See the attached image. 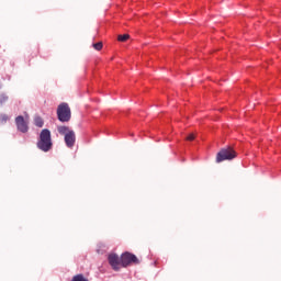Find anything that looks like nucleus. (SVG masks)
Listing matches in <instances>:
<instances>
[{
    "mask_svg": "<svg viewBox=\"0 0 281 281\" xmlns=\"http://www.w3.org/2000/svg\"><path fill=\"white\" fill-rule=\"evenodd\" d=\"M4 102H8V95L1 94L0 95V104H3Z\"/></svg>",
    "mask_w": 281,
    "mask_h": 281,
    "instance_id": "obj_13",
    "label": "nucleus"
},
{
    "mask_svg": "<svg viewBox=\"0 0 281 281\" xmlns=\"http://www.w3.org/2000/svg\"><path fill=\"white\" fill-rule=\"evenodd\" d=\"M139 265V259H137V256L131 254V252H124L121 255V265L122 267H128V265Z\"/></svg>",
    "mask_w": 281,
    "mask_h": 281,
    "instance_id": "obj_6",
    "label": "nucleus"
},
{
    "mask_svg": "<svg viewBox=\"0 0 281 281\" xmlns=\"http://www.w3.org/2000/svg\"><path fill=\"white\" fill-rule=\"evenodd\" d=\"M52 146H54V144L52 143V132L45 128L40 134L37 148H40V150H43V153H49V149L52 148Z\"/></svg>",
    "mask_w": 281,
    "mask_h": 281,
    "instance_id": "obj_1",
    "label": "nucleus"
},
{
    "mask_svg": "<svg viewBox=\"0 0 281 281\" xmlns=\"http://www.w3.org/2000/svg\"><path fill=\"white\" fill-rule=\"evenodd\" d=\"M57 131L59 135H64L65 144L67 148H74L76 146V132L70 130L68 126H58Z\"/></svg>",
    "mask_w": 281,
    "mask_h": 281,
    "instance_id": "obj_2",
    "label": "nucleus"
},
{
    "mask_svg": "<svg viewBox=\"0 0 281 281\" xmlns=\"http://www.w3.org/2000/svg\"><path fill=\"white\" fill-rule=\"evenodd\" d=\"M71 281H89L87 278H85L83 274H77L72 278Z\"/></svg>",
    "mask_w": 281,
    "mask_h": 281,
    "instance_id": "obj_10",
    "label": "nucleus"
},
{
    "mask_svg": "<svg viewBox=\"0 0 281 281\" xmlns=\"http://www.w3.org/2000/svg\"><path fill=\"white\" fill-rule=\"evenodd\" d=\"M57 116L59 122H69V120H71V109L69 108V104H59L57 108Z\"/></svg>",
    "mask_w": 281,
    "mask_h": 281,
    "instance_id": "obj_4",
    "label": "nucleus"
},
{
    "mask_svg": "<svg viewBox=\"0 0 281 281\" xmlns=\"http://www.w3.org/2000/svg\"><path fill=\"white\" fill-rule=\"evenodd\" d=\"M187 142H194V134H190V135L187 137Z\"/></svg>",
    "mask_w": 281,
    "mask_h": 281,
    "instance_id": "obj_14",
    "label": "nucleus"
},
{
    "mask_svg": "<svg viewBox=\"0 0 281 281\" xmlns=\"http://www.w3.org/2000/svg\"><path fill=\"white\" fill-rule=\"evenodd\" d=\"M34 124H35V126H37L38 128H43V124H44L43 119L40 117V116H36V117L34 119Z\"/></svg>",
    "mask_w": 281,
    "mask_h": 281,
    "instance_id": "obj_8",
    "label": "nucleus"
},
{
    "mask_svg": "<svg viewBox=\"0 0 281 281\" xmlns=\"http://www.w3.org/2000/svg\"><path fill=\"white\" fill-rule=\"evenodd\" d=\"M128 38H131V35H128V34L117 36V41H120L121 43H126V41H128Z\"/></svg>",
    "mask_w": 281,
    "mask_h": 281,
    "instance_id": "obj_9",
    "label": "nucleus"
},
{
    "mask_svg": "<svg viewBox=\"0 0 281 281\" xmlns=\"http://www.w3.org/2000/svg\"><path fill=\"white\" fill-rule=\"evenodd\" d=\"M15 124H16V128H18V131H20V133H27V131L30 128L27 126V124H30V115L25 114V117L19 115L15 119Z\"/></svg>",
    "mask_w": 281,
    "mask_h": 281,
    "instance_id": "obj_5",
    "label": "nucleus"
},
{
    "mask_svg": "<svg viewBox=\"0 0 281 281\" xmlns=\"http://www.w3.org/2000/svg\"><path fill=\"white\" fill-rule=\"evenodd\" d=\"M108 260L114 271H120L122 268V258H120V256L116 254H110Z\"/></svg>",
    "mask_w": 281,
    "mask_h": 281,
    "instance_id": "obj_7",
    "label": "nucleus"
},
{
    "mask_svg": "<svg viewBox=\"0 0 281 281\" xmlns=\"http://www.w3.org/2000/svg\"><path fill=\"white\" fill-rule=\"evenodd\" d=\"M93 47L97 49V52H100V49H102V42L93 44Z\"/></svg>",
    "mask_w": 281,
    "mask_h": 281,
    "instance_id": "obj_12",
    "label": "nucleus"
},
{
    "mask_svg": "<svg viewBox=\"0 0 281 281\" xmlns=\"http://www.w3.org/2000/svg\"><path fill=\"white\" fill-rule=\"evenodd\" d=\"M10 120V117L8 116V114H0V124H5V122H8Z\"/></svg>",
    "mask_w": 281,
    "mask_h": 281,
    "instance_id": "obj_11",
    "label": "nucleus"
},
{
    "mask_svg": "<svg viewBox=\"0 0 281 281\" xmlns=\"http://www.w3.org/2000/svg\"><path fill=\"white\" fill-rule=\"evenodd\" d=\"M236 159V151L232 147L221 149L216 155V162L221 164L222 161H232Z\"/></svg>",
    "mask_w": 281,
    "mask_h": 281,
    "instance_id": "obj_3",
    "label": "nucleus"
}]
</instances>
